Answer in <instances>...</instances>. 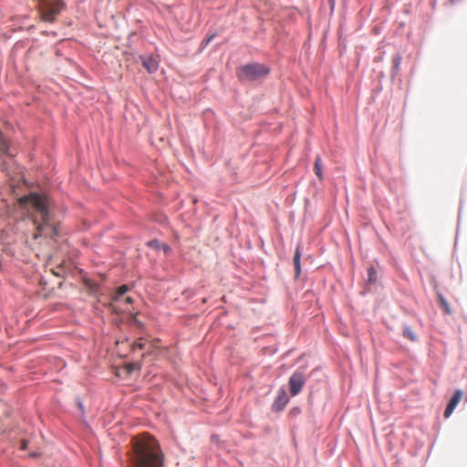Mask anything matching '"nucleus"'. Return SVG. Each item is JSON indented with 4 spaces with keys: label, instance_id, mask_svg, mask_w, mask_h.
<instances>
[{
    "label": "nucleus",
    "instance_id": "aec40b11",
    "mask_svg": "<svg viewBox=\"0 0 467 467\" xmlns=\"http://www.w3.org/2000/svg\"><path fill=\"white\" fill-rule=\"evenodd\" d=\"M328 1H329L330 5H331V7H333V5H334V0H328Z\"/></svg>",
    "mask_w": 467,
    "mask_h": 467
},
{
    "label": "nucleus",
    "instance_id": "7ed1b4c3",
    "mask_svg": "<svg viewBox=\"0 0 467 467\" xmlns=\"http://www.w3.org/2000/svg\"><path fill=\"white\" fill-rule=\"evenodd\" d=\"M37 2L41 19L48 23L54 22L57 16L65 8V3L62 0H37Z\"/></svg>",
    "mask_w": 467,
    "mask_h": 467
},
{
    "label": "nucleus",
    "instance_id": "f03ea898",
    "mask_svg": "<svg viewBox=\"0 0 467 467\" xmlns=\"http://www.w3.org/2000/svg\"><path fill=\"white\" fill-rule=\"evenodd\" d=\"M19 202L21 204L30 203L37 213L34 220L36 224V233L34 234V238L36 239L42 235L44 229L48 226L49 213L47 200L43 195L30 193L27 196L20 198Z\"/></svg>",
    "mask_w": 467,
    "mask_h": 467
},
{
    "label": "nucleus",
    "instance_id": "2eb2a0df",
    "mask_svg": "<svg viewBox=\"0 0 467 467\" xmlns=\"http://www.w3.org/2000/svg\"><path fill=\"white\" fill-rule=\"evenodd\" d=\"M145 348V343L142 342V339H140L138 342H135L131 348L132 350H136L137 348L139 349H143Z\"/></svg>",
    "mask_w": 467,
    "mask_h": 467
},
{
    "label": "nucleus",
    "instance_id": "1a4fd4ad",
    "mask_svg": "<svg viewBox=\"0 0 467 467\" xmlns=\"http://www.w3.org/2000/svg\"><path fill=\"white\" fill-rule=\"evenodd\" d=\"M129 286L127 285H123L119 286L116 292V295L113 297L114 302H119L121 300L122 296L128 292Z\"/></svg>",
    "mask_w": 467,
    "mask_h": 467
},
{
    "label": "nucleus",
    "instance_id": "ddd939ff",
    "mask_svg": "<svg viewBox=\"0 0 467 467\" xmlns=\"http://www.w3.org/2000/svg\"><path fill=\"white\" fill-rule=\"evenodd\" d=\"M368 282L374 283L376 281V271H375L374 267L371 266L368 268Z\"/></svg>",
    "mask_w": 467,
    "mask_h": 467
},
{
    "label": "nucleus",
    "instance_id": "39448f33",
    "mask_svg": "<svg viewBox=\"0 0 467 467\" xmlns=\"http://www.w3.org/2000/svg\"><path fill=\"white\" fill-rule=\"evenodd\" d=\"M306 383V376L303 371L297 370L289 378V391L292 396L297 395Z\"/></svg>",
    "mask_w": 467,
    "mask_h": 467
},
{
    "label": "nucleus",
    "instance_id": "9d476101",
    "mask_svg": "<svg viewBox=\"0 0 467 467\" xmlns=\"http://www.w3.org/2000/svg\"><path fill=\"white\" fill-rule=\"evenodd\" d=\"M314 169H315V173H316V175H317L320 180H322V179H323V173H322V161H321V158H320L319 156H317V158H316V160H315Z\"/></svg>",
    "mask_w": 467,
    "mask_h": 467
},
{
    "label": "nucleus",
    "instance_id": "6e6552de",
    "mask_svg": "<svg viewBox=\"0 0 467 467\" xmlns=\"http://www.w3.org/2000/svg\"><path fill=\"white\" fill-rule=\"evenodd\" d=\"M300 257H301L300 246H297L296 249L295 255H294V265H295V270H296V275H299V274H300Z\"/></svg>",
    "mask_w": 467,
    "mask_h": 467
},
{
    "label": "nucleus",
    "instance_id": "f257e3e1",
    "mask_svg": "<svg viewBox=\"0 0 467 467\" xmlns=\"http://www.w3.org/2000/svg\"><path fill=\"white\" fill-rule=\"evenodd\" d=\"M130 462L132 467H162L164 454L158 441L149 434L131 440Z\"/></svg>",
    "mask_w": 467,
    "mask_h": 467
},
{
    "label": "nucleus",
    "instance_id": "20e7f679",
    "mask_svg": "<svg viewBox=\"0 0 467 467\" xmlns=\"http://www.w3.org/2000/svg\"><path fill=\"white\" fill-rule=\"evenodd\" d=\"M269 67L264 64L250 63L238 69V78L244 81H253L268 75Z\"/></svg>",
    "mask_w": 467,
    "mask_h": 467
},
{
    "label": "nucleus",
    "instance_id": "a211bd4d",
    "mask_svg": "<svg viewBox=\"0 0 467 467\" xmlns=\"http://www.w3.org/2000/svg\"><path fill=\"white\" fill-rule=\"evenodd\" d=\"M26 446H27V441L26 440H23L21 441V449L22 450H26Z\"/></svg>",
    "mask_w": 467,
    "mask_h": 467
},
{
    "label": "nucleus",
    "instance_id": "9b49d317",
    "mask_svg": "<svg viewBox=\"0 0 467 467\" xmlns=\"http://www.w3.org/2000/svg\"><path fill=\"white\" fill-rule=\"evenodd\" d=\"M403 336L410 341L417 340V335L410 327L405 326L403 328Z\"/></svg>",
    "mask_w": 467,
    "mask_h": 467
},
{
    "label": "nucleus",
    "instance_id": "dca6fc26",
    "mask_svg": "<svg viewBox=\"0 0 467 467\" xmlns=\"http://www.w3.org/2000/svg\"><path fill=\"white\" fill-rule=\"evenodd\" d=\"M400 57H395V58H394L393 63H394V67H395L396 68H398V67H399V66H400Z\"/></svg>",
    "mask_w": 467,
    "mask_h": 467
},
{
    "label": "nucleus",
    "instance_id": "f3484780",
    "mask_svg": "<svg viewBox=\"0 0 467 467\" xmlns=\"http://www.w3.org/2000/svg\"><path fill=\"white\" fill-rule=\"evenodd\" d=\"M123 300L128 305H130L133 302V300H132V298L130 296H126V297L123 298Z\"/></svg>",
    "mask_w": 467,
    "mask_h": 467
},
{
    "label": "nucleus",
    "instance_id": "0eeeda50",
    "mask_svg": "<svg viewBox=\"0 0 467 467\" xmlns=\"http://www.w3.org/2000/svg\"><path fill=\"white\" fill-rule=\"evenodd\" d=\"M142 65L149 73H153L158 69V62L151 57H143Z\"/></svg>",
    "mask_w": 467,
    "mask_h": 467
},
{
    "label": "nucleus",
    "instance_id": "f8f14e48",
    "mask_svg": "<svg viewBox=\"0 0 467 467\" xmlns=\"http://www.w3.org/2000/svg\"><path fill=\"white\" fill-rule=\"evenodd\" d=\"M288 402V399L285 395V392L282 390L281 394L278 396L275 404L280 403L282 407H284Z\"/></svg>",
    "mask_w": 467,
    "mask_h": 467
},
{
    "label": "nucleus",
    "instance_id": "4468645a",
    "mask_svg": "<svg viewBox=\"0 0 467 467\" xmlns=\"http://www.w3.org/2000/svg\"><path fill=\"white\" fill-rule=\"evenodd\" d=\"M440 301L441 303V306H442L445 313L450 315L451 314L450 306H449L448 303L446 302V300L441 296H440Z\"/></svg>",
    "mask_w": 467,
    "mask_h": 467
},
{
    "label": "nucleus",
    "instance_id": "6ab92c4d",
    "mask_svg": "<svg viewBox=\"0 0 467 467\" xmlns=\"http://www.w3.org/2000/svg\"><path fill=\"white\" fill-rule=\"evenodd\" d=\"M214 36H215L214 34H213V35H211V36L206 39V41H205V45H208V44L212 41V39L214 37Z\"/></svg>",
    "mask_w": 467,
    "mask_h": 467
},
{
    "label": "nucleus",
    "instance_id": "423d86ee",
    "mask_svg": "<svg viewBox=\"0 0 467 467\" xmlns=\"http://www.w3.org/2000/svg\"><path fill=\"white\" fill-rule=\"evenodd\" d=\"M462 396V390L457 389L454 392L452 398L451 399V400H450L449 404L447 405V408H446V410L444 411V417L445 418H449L451 416V414L452 413V411L454 410L456 406L461 401Z\"/></svg>",
    "mask_w": 467,
    "mask_h": 467
}]
</instances>
